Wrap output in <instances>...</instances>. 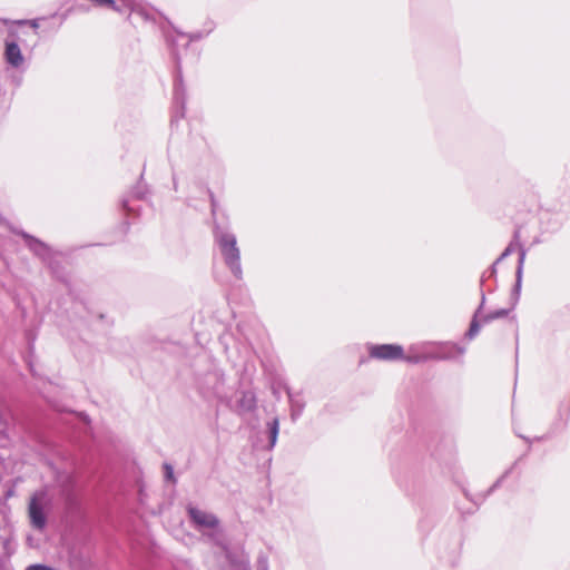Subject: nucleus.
Segmentation results:
<instances>
[{
    "label": "nucleus",
    "mask_w": 570,
    "mask_h": 570,
    "mask_svg": "<svg viewBox=\"0 0 570 570\" xmlns=\"http://www.w3.org/2000/svg\"><path fill=\"white\" fill-rule=\"evenodd\" d=\"M215 28V24L213 21H208L205 24V29L203 31H195L190 33H186L185 36L188 38L189 42L198 41L207 37Z\"/></svg>",
    "instance_id": "9d476101"
},
{
    "label": "nucleus",
    "mask_w": 570,
    "mask_h": 570,
    "mask_svg": "<svg viewBox=\"0 0 570 570\" xmlns=\"http://www.w3.org/2000/svg\"><path fill=\"white\" fill-rule=\"evenodd\" d=\"M525 255H527L525 249L524 248H520L519 259H518V267H517V271H515V286H514L515 292H519L520 288H521L523 264H524V261H525Z\"/></svg>",
    "instance_id": "1a4fd4ad"
},
{
    "label": "nucleus",
    "mask_w": 570,
    "mask_h": 570,
    "mask_svg": "<svg viewBox=\"0 0 570 570\" xmlns=\"http://www.w3.org/2000/svg\"><path fill=\"white\" fill-rule=\"evenodd\" d=\"M12 24H29L32 29L37 30L39 28V19H32V20H18L13 21Z\"/></svg>",
    "instance_id": "ddd939ff"
},
{
    "label": "nucleus",
    "mask_w": 570,
    "mask_h": 570,
    "mask_svg": "<svg viewBox=\"0 0 570 570\" xmlns=\"http://www.w3.org/2000/svg\"><path fill=\"white\" fill-rule=\"evenodd\" d=\"M210 199H212V212L214 213L215 212V202H214L213 195H210Z\"/></svg>",
    "instance_id": "412c9836"
},
{
    "label": "nucleus",
    "mask_w": 570,
    "mask_h": 570,
    "mask_svg": "<svg viewBox=\"0 0 570 570\" xmlns=\"http://www.w3.org/2000/svg\"><path fill=\"white\" fill-rule=\"evenodd\" d=\"M277 433H278V422H277V420H275V421L273 422V425H272V429H271V434H272V444H274V443H275V440H276Z\"/></svg>",
    "instance_id": "4468645a"
},
{
    "label": "nucleus",
    "mask_w": 570,
    "mask_h": 570,
    "mask_svg": "<svg viewBox=\"0 0 570 570\" xmlns=\"http://www.w3.org/2000/svg\"><path fill=\"white\" fill-rule=\"evenodd\" d=\"M410 353H412V354H417V353H420V351H419V348H416V346H414V345H413V346H411V348H410Z\"/></svg>",
    "instance_id": "6ab92c4d"
},
{
    "label": "nucleus",
    "mask_w": 570,
    "mask_h": 570,
    "mask_svg": "<svg viewBox=\"0 0 570 570\" xmlns=\"http://www.w3.org/2000/svg\"><path fill=\"white\" fill-rule=\"evenodd\" d=\"M165 469H166V476L167 479L169 480H173L174 476H173V469L169 464H165Z\"/></svg>",
    "instance_id": "f3484780"
},
{
    "label": "nucleus",
    "mask_w": 570,
    "mask_h": 570,
    "mask_svg": "<svg viewBox=\"0 0 570 570\" xmlns=\"http://www.w3.org/2000/svg\"><path fill=\"white\" fill-rule=\"evenodd\" d=\"M484 301H485V297L484 295L482 294V301H481V305L479 306V308L476 309L472 321H471V324H470V327H469V331H468V335L470 338L474 337L479 331H480V326H481V317H482V314H481V309H482V306L484 304Z\"/></svg>",
    "instance_id": "6e6552de"
},
{
    "label": "nucleus",
    "mask_w": 570,
    "mask_h": 570,
    "mask_svg": "<svg viewBox=\"0 0 570 570\" xmlns=\"http://www.w3.org/2000/svg\"><path fill=\"white\" fill-rule=\"evenodd\" d=\"M90 1L94 2L98 7L110 8L116 12L122 13L121 7L118 3H116L115 0H90Z\"/></svg>",
    "instance_id": "f8f14e48"
},
{
    "label": "nucleus",
    "mask_w": 570,
    "mask_h": 570,
    "mask_svg": "<svg viewBox=\"0 0 570 570\" xmlns=\"http://www.w3.org/2000/svg\"><path fill=\"white\" fill-rule=\"evenodd\" d=\"M215 239L226 266L235 277L240 278L243 271L240 265V252L237 246L236 236L229 232L216 228Z\"/></svg>",
    "instance_id": "f03ea898"
},
{
    "label": "nucleus",
    "mask_w": 570,
    "mask_h": 570,
    "mask_svg": "<svg viewBox=\"0 0 570 570\" xmlns=\"http://www.w3.org/2000/svg\"><path fill=\"white\" fill-rule=\"evenodd\" d=\"M122 208H124L126 212H130V210H131V208H129V207L127 206V202H126V200H125V202H122Z\"/></svg>",
    "instance_id": "aec40b11"
},
{
    "label": "nucleus",
    "mask_w": 570,
    "mask_h": 570,
    "mask_svg": "<svg viewBox=\"0 0 570 570\" xmlns=\"http://www.w3.org/2000/svg\"><path fill=\"white\" fill-rule=\"evenodd\" d=\"M26 570H55L51 567L45 566V564H31L26 568Z\"/></svg>",
    "instance_id": "dca6fc26"
},
{
    "label": "nucleus",
    "mask_w": 570,
    "mask_h": 570,
    "mask_svg": "<svg viewBox=\"0 0 570 570\" xmlns=\"http://www.w3.org/2000/svg\"><path fill=\"white\" fill-rule=\"evenodd\" d=\"M174 189L176 190L177 189V181L176 179L174 178Z\"/></svg>",
    "instance_id": "4be33fe9"
},
{
    "label": "nucleus",
    "mask_w": 570,
    "mask_h": 570,
    "mask_svg": "<svg viewBox=\"0 0 570 570\" xmlns=\"http://www.w3.org/2000/svg\"><path fill=\"white\" fill-rule=\"evenodd\" d=\"M514 249V246L513 244H510L505 249L504 252L500 255V257L498 258L497 262H500L502 259H504L505 257H508Z\"/></svg>",
    "instance_id": "2eb2a0df"
},
{
    "label": "nucleus",
    "mask_w": 570,
    "mask_h": 570,
    "mask_svg": "<svg viewBox=\"0 0 570 570\" xmlns=\"http://www.w3.org/2000/svg\"><path fill=\"white\" fill-rule=\"evenodd\" d=\"M4 59L12 68H19L23 63V55L14 40L6 39Z\"/></svg>",
    "instance_id": "0eeeda50"
},
{
    "label": "nucleus",
    "mask_w": 570,
    "mask_h": 570,
    "mask_svg": "<svg viewBox=\"0 0 570 570\" xmlns=\"http://www.w3.org/2000/svg\"><path fill=\"white\" fill-rule=\"evenodd\" d=\"M237 332L243 342L235 343L233 334L220 336V344L225 346L224 352L237 355L258 354V346L265 336L263 326L256 321H246L238 324Z\"/></svg>",
    "instance_id": "f257e3e1"
},
{
    "label": "nucleus",
    "mask_w": 570,
    "mask_h": 570,
    "mask_svg": "<svg viewBox=\"0 0 570 570\" xmlns=\"http://www.w3.org/2000/svg\"><path fill=\"white\" fill-rule=\"evenodd\" d=\"M188 513L194 523L199 528L214 529L219 523L218 519L214 514L197 508H189Z\"/></svg>",
    "instance_id": "423d86ee"
},
{
    "label": "nucleus",
    "mask_w": 570,
    "mask_h": 570,
    "mask_svg": "<svg viewBox=\"0 0 570 570\" xmlns=\"http://www.w3.org/2000/svg\"><path fill=\"white\" fill-rule=\"evenodd\" d=\"M45 504L46 493L43 491H38L30 498L28 507L30 522L33 528L39 530L43 529L46 525Z\"/></svg>",
    "instance_id": "7ed1b4c3"
},
{
    "label": "nucleus",
    "mask_w": 570,
    "mask_h": 570,
    "mask_svg": "<svg viewBox=\"0 0 570 570\" xmlns=\"http://www.w3.org/2000/svg\"><path fill=\"white\" fill-rule=\"evenodd\" d=\"M365 350L368 356H404V350L397 344H366Z\"/></svg>",
    "instance_id": "20e7f679"
},
{
    "label": "nucleus",
    "mask_w": 570,
    "mask_h": 570,
    "mask_svg": "<svg viewBox=\"0 0 570 570\" xmlns=\"http://www.w3.org/2000/svg\"><path fill=\"white\" fill-rule=\"evenodd\" d=\"M509 314V311L505 309V308H500V309H497L494 312H490L485 315H482L481 317V321L483 324H488L494 320H498V318H504L507 317Z\"/></svg>",
    "instance_id": "9b49d317"
},
{
    "label": "nucleus",
    "mask_w": 570,
    "mask_h": 570,
    "mask_svg": "<svg viewBox=\"0 0 570 570\" xmlns=\"http://www.w3.org/2000/svg\"><path fill=\"white\" fill-rule=\"evenodd\" d=\"M9 36H14V32L12 30H9Z\"/></svg>",
    "instance_id": "5701e85b"
},
{
    "label": "nucleus",
    "mask_w": 570,
    "mask_h": 570,
    "mask_svg": "<svg viewBox=\"0 0 570 570\" xmlns=\"http://www.w3.org/2000/svg\"><path fill=\"white\" fill-rule=\"evenodd\" d=\"M179 90H180V81L179 82L177 81L176 85H175L176 99H178Z\"/></svg>",
    "instance_id": "a211bd4d"
},
{
    "label": "nucleus",
    "mask_w": 570,
    "mask_h": 570,
    "mask_svg": "<svg viewBox=\"0 0 570 570\" xmlns=\"http://www.w3.org/2000/svg\"><path fill=\"white\" fill-rule=\"evenodd\" d=\"M22 237L27 244V246L37 255L39 256L43 262L50 264V259L52 256L51 248L42 243L40 239L35 238L31 235H28L26 233H22Z\"/></svg>",
    "instance_id": "39448f33"
}]
</instances>
